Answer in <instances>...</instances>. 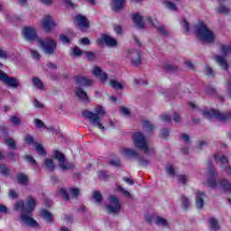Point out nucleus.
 <instances>
[{
    "label": "nucleus",
    "instance_id": "27",
    "mask_svg": "<svg viewBox=\"0 0 231 231\" xmlns=\"http://www.w3.org/2000/svg\"><path fill=\"white\" fill-rule=\"evenodd\" d=\"M214 158L217 163H221L222 165L228 163V158H226V156L224 154L217 153L214 155Z\"/></svg>",
    "mask_w": 231,
    "mask_h": 231
},
{
    "label": "nucleus",
    "instance_id": "52",
    "mask_svg": "<svg viewBox=\"0 0 231 231\" xmlns=\"http://www.w3.org/2000/svg\"><path fill=\"white\" fill-rule=\"evenodd\" d=\"M25 143H28V145H33L34 141H33V136L28 134L24 138Z\"/></svg>",
    "mask_w": 231,
    "mask_h": 231
},
{
    "label": "nucleus",
    "instance_id": "19",
    "mask_svg": "<svg viewBox=\"0 0 231 231\" xmlns=\"http://www.w3.org/2000/svg\"><path fill=\"white\" fill-rule=\"evenodd\" d=\"M76 97L81 100L84 104H89V97L84 89L78 88L75 91Z\"/></svg>",
    "mask_w": 231,
    "mask_h": 231
},
{
    "label": "nucleus",
    "instance_id": "41",
    "mask_svg": "<svg viewBox=\"0 0 231 231\" xmlns=\"http://www.w3.org/2000/svg\"><path fill=\"white\" fill-rule=\"evenodd\" d=\"M34 125L36 129H44L46 128V125H44V122H42V120L41 119H34Z\"/></svg>",
    "mask_w": 231,
    "mask_h": 231
},
{
    "label": "nucleus",
    "instance_id": "45",
    "mask_svg": "<svg viewBox=\"0 0 231 231\" xmlns=\"http://www.w3.org/2000/svg\"><path fill=\"white\" fill-rule=\"evenodd\" d=\"M122 154L125 156H136V152L132 149H123Z\"/></svg>",
    "mask_w": 231,
    "mask_h": 231
},
{
    "label": "nucleus",
    "instance_id": "54",
    "mask_svg": "<svg viewBox=\"0 0 231 231\" xmlns=\"http://www.w3.org/2000/svg\"><path fill=\"white\" fill-rule=\"evenodd\" d=\"M143 127L146 129V131H152V129H154V125H152L149 121L144 122Z\"/></svg>",
    "mask_w": 231,
    "mask_h": 231
},
{
    "label": "nucleus",
    "instance_id": "15",
    "mask_svg": "<svg viewBox=\"0 0 231 231\" xmlns=\"http://www.w3.org/2000/svg\"><path fill=\"white\" fill-rule=\"evenodd\" d=\"M76 24L79 27L80 30H85L86 28H89V22L86 18V16L82 14L76 15L75 18Z\"/></svg>",
    "mask_w": 231,
    "mask_h": 231
},
{
    "label": "nucleus",
    "instance_id": "5",
    "mask_svg": "<svg viewBox=\"0 0 231 231\" xmlns=\"http://www.w3.org/2000/svg\"><path fill=\"white\" fill-rule=\"evenodd\" d=\"M38 46L45 55H53L57 51V42L53 38L38 39Z\"/></svg>",
    "mask_w": 231,
    "mask_h": 231
},
{
    "label": "nucleus",
    "instance_id": "24",
    "mask_svg": "<svg viewBox=\"0 0 231 231\" xmlns=\"http://www.w3.org/2000/svg\"><path fill=\"white\" fill-rule=\"evenodd\" d=\"M134 23L137 28L143 29L145 28V23H143V18L142 15L135 14L133 16Z\"/></svg>",
    "mask_w": 231,
    "mask_h": 231
},
{
    "label": "nucleus",
    "instance_id": "8",
    "mask_svg": "<svg viewBox=\"0 0 231 231\" xmlns=\"http://www.w3.org/2000/svg\"><path fill=\"white\" fill-rule=\"evenodd\" d=\"M125 59L134 66H138L142 62V54L136 49H130L126 51Z\"/></svg>",
    "mask_w": 231,
    "mask_h": 231
},
{
    "label": "nucleus",
    "instance_id": "9",
    "mask_svg": "<svg viewBox=\"0 0 231 231\" xmlns=\"http://www.w3.org/2000/svg\"><path fill=\"white\" fill-rule=\"evenodd\" d=\"M54 158L59 162V167H60L62 171H68L75 167L73 163L68 162L63 153L59 151L54 152Z\"/></svg>",
    "mask_w": 231,
    "mask_h": 231
},
{
    "label": "nucleus",
    "instance_id": "21",
    "mask_svg": "<svg viewBox=\"0 0 231 231\" xmlns=\"http://www.w3.org/2000/svg\"><path fill=\"white\" fill-rule=\"evenodd\" d=\"M125 5V0H112L110 6L114 12H120Z\"/></svg>",
    "mask_w": 231,
    "mask_h": 231
},
{
    "label": "nucleus",
    "instance_id": "47",
    "mask_svg": "<svg viewBox=\"0 0 231 231\" xmlns=\"http://www.w3.org/2000/svg\"><path fill=\"white\" fill-rule=\"evenodd\" d=\"M0 174H3L4 176H8V174H10V170H8L6 165L0 164Z\"/></svg>",
    "mask_w": 231,
    "mask_h": 231
},
{
    "label": "nucleus",
    "instance_id": "56",
    "mask_svg": "<svg viewBox=\"0 0 231 231\" xmlns=\"http://www.w3.org/2000/svg\"><path fill=\"white\" fill-rule=\"evenodd\" d=\"M60 41L63 43V44H68V42H69V38H68V36L64 35V34H60Z\"/></svg>",
    "mask_w": 231,
    "mask_h": 231
},
{
    "label": "nucleus",
    "instance_id": "58",
    "mask_svg": "<svg viewBox=\"0 0 231 231\" xmlns=\"http://www.w3.org/2000/svg\"><path fill=\"white\" fill-rule=\"evenodd\" d=\"M161 138H169V130L162 129L160 134Z\"/></svg>",
    "mask_w": 231,
    "mask_h": 231
},
{
    "label": "nucleus",
    "instance_id": "1",
    "mask_svg": "<svg viewBox=\"0 0 231 231\" xmlns=\"http://www.w3.org/2000/svg\"><path fill=\"white\" fill-rule=\"evenodd\" d=\"M83 116L90 122V125H92V127H97L101 131H106V129H109V127H115V121L113 120L108 121V126H105L104 123H102V117L106 116V108L100 105H97L95 107L94 112H84Z\"/></svg>",
    "mask_w": 231,
    "mask_h": 231
},
{
    "label": "nucleus",
    "instance_id": "17",
    "mask_svg": "<svg viewBox=\"0 0 231 231\" xmlns=\"http://www.w3.org/2000/svg\"><path fill=\"white\" fill-rule=\"evenodd\" d=\"M76 84L78 88H81V87L88 88L89 86H93V79L79 76V77H77L76 79Z\"/></svg>",
    "mask_w": 231,
    "mask_h": 231
},
{
    "label": "nucleus",
    "instance_id": "55",
    "mask_svg": "<svg viewBox=\"0 0 231 231\" xmlns=\"http://www.w3.org/2000/svg\"><path fill=\"white\" fill-rule=\"evenodd\" d=\"M9 198L11 199H17V198H19V194L15 192V190L14 189H10L9 190Z\"/></svg>",
    "mask_w": 231,
    "mask_h": 231
},
{
    "label": "nucleus",
    "instance_id": "53",
    "mask_svg": "<svg viewBox=\"0 0 231 231\" xmlns=\"http://www.w3.org/2000/svg\"><path fill=\"white\" fill-rule=\"evenodd\" d=\"M180 24H181L182 28H184L185 32L190 31V27L189 26V22H187V20L183 19L180 22Z\"/></svg>",
    "mask_w": 231,
    "mask_h": 231
},
{
    "label": "nucleus",
    "instance_id": "22",
    "mask_svg": "<svg viewBox=\"0 0 231 231\" xmlns=\"http://www.w3.org/2000/svg\"><path fill=\"white\" fill-rule=\"evenodd\" d=\"M214 59L217 64H218L222 69H228V62L225 57L217 55Z\"/></svg>",
    "mask_w": 231,
    "mask_h": 231
},
{
    "label": "nucleus",
    "instance_id": "18",
    "mask_svg": "<svg viewBox=\"0 0 231 231\" xmlns=\"http://www.w3.org/2000/svg\"><path fill=\"white\" fill-rule=\"evenodd\" d=\"M146 23L150 24V26H153L154 28H157L158 32L163 35V37H167L169 35V32L165 30L164 26H158L156 25V23H154V20L151 18L150 16L146 17Z\"/></svg>",
    "mask_w": 231,
    "mask_h": 231
},
{
    "label": "nucleus",
    "instance_id": "33",
    "mask_svg": "<svg viewBox=\"0 0 231 231\" xmlns=\"http://www.w3.org/2000/svg\"><path fill=\"white\" fill-rule=\"evenodd\" d=\"M220 52L223 54V55H230L231 53V45H225V44H222L220 46Z\"/></svg>",
    "mask_w": 231,
    "mask_h": 231
},
{
    "label": "nucleus",
    "instance_id": "51",
    "mask_svg": "<svg viewBox=\"0 0 231 231\" xmlns=\"http://www.w3.org/2000/svg\"><path fill=\"white\" fill-rule=\"evenodd\" d=\"M10 121L14 125H21V119L15 116H11Z\"/></svg>",
    "mask_w": 231,
    "mask_h": 231
},
{
    "label": "nucleus",
    "instance_id": "25",
    "mask_svg": "<svg viewBox=\"0 0 231 231\" xmlns=\"http://www.w3.org/2000/svg\"><path fill=\"white\" fill-rule=\"evenodd\" d=\"M32 82L36 89H39L40 91H44L46 89V88L44 87V83H42V80H41V79L32 78Z\"/></svg>",
    "mask_w": 231,
    "mask_h": 231
},
{
    "label": "nucleus",
    "instance_id": "4",
    "mask_svg": "<svg viewBox=\"0 0 231 231\" xmlns=\"http://www.w3.org/2000/svg\"><path fill=\"white\" fill-rule=\"evenodd\" d=\"M197 37L201 42L211 43L216 41V34L207 27L205 24H199L197 27Z\"/></svg>",
    "mask_w": 231,
    "mask_h": 231
},
{
    "label": "nucleus",
    "instance_id": "12",
    "mask_svg": "<svg viewBox=\"0 0 231 231\" xmlns=\"http://www.w3.org/2000/svg\"><path fill=\"white\" fill-rule=\"evenodd\" d=\"M23 38L29 42H33L37 41V31L33 27H24L22 31Z\"/></svg>",
    "mask_w": 231,
    "mask_h": 231
},
{
    "label": "nucleus",
    "instance_id": "2",
    "mask_svg": "<svg viewBox=\"0 0 231 231\" xmlns=\"http://www.w3.org/2000/svg\"><path fill=\"white\" fill-rule=\"evenodd\" d=\"M35 199L29 197L25 203V212L19 216V221L23 226H31L32 228H39V223L32 217V212L35 210Z\"/></svg>",
    "mask_w": 231,
    "mask_h": 231
},
{
    "label": "nucleus",
    "instance_id": "50",
    "mask_svg": "<svg viewBox=\"0 0 231 231\" xmlns=\"http://www.w3.org/2000/svg\"><path fill=\"white\" fill-rule=\"evenodd\" d=\"M120 114L123 115V116H131V111L125 106L120 108Z\"/></svg>",
    "mask_w": 231,
    "mask_h": 231
},
{
    "label": "nucleus",
    "instance_id": "49",
    "mask_svg": "<svg viewBox=\"0 0 231 231\" xmlns=\"http://www.w3.org/2000/svg\"><path fill=\"white\" fill-rule=\"evenodd\" d=\"M178 181L179 183H181L182 185H185L187 181H189V176L187 175H179L178 176Z\"/></svg>",
    "mask_w": 231,
    "mask_h": 231
},
{
    "label": "nucleus",
    "instance_id": "60",
    "mask_svg": "<svg viewBox=\"0 0 231 231\" xmlns=\"http://www.w3.org/2000/svg\"><path fill=\"white\" fill-rule=\"evenodd\" d=\"M162 68L165 69V71H172V69H174V67H172V65L168 63H164L162 65Z\"/></svg>",
    "mask_w": 231,
    "mask_h": 231
},
{
    "label": "nucleus",
    "instance_id": "13",
    "mask_svg": "<svg viewBox=\"0 0 231 231\" xmlns=\"http://www.w3.org/2000/svg\"><path fill=\"white\" fill-rule=\"evenodd\" d=\"M104 42L108 48H116L118 46V42L116 39L111 37L109 34L101 35L100 39L97 40V44H102Z\"/></svg>",
    "mask_w": 231,
    "mask_h": 231
},
{
    "label": "nucleus",
    "instance_id": "30",
    "mask_svg": "<svg viewBox=\"0 0 231 231\" xmlns=\"http://www.w3.org/2000/svg\"><path fill=\"white\" fill-rule=\"evenodd\" d=\"M154 223L157 226H169V222L162 217H155Z\"/></svg>",
    "mask_w": 231,
    "mask_h": 231
},
{
    "label": "nucleus",
    "instance_id": "14",
    "mask_svg": "<svg viewBox=\"0 0 231 231\" xmlns=\"http://www.w3.org/2000/svg\"><path fill=\"white\" fill-rule=\"evenodd\" d=\"M0 66H2L1 63H0ZM0 80H3L4 82H5V84H7V86H10V88H19V80H17V79L6 77V74H5V72L1 70H0Z\"/></svg>",
    "mask_w": 231,
    "mask_h": 231
},
{
    "label": "nucleus",
    "instance_id": "6",
    "mask_svg": "<svg viewBox=\"0 0 231 231\" xmlns=\"http://www.w3.org/2000/svg\"><path fill=\"white\" fill-rule=\"evenodd\" d=\"M200 113L204 118H208V120H212V118H216L220 122H226L228 118H231L230 113L221 114L219 111L214 110V109L204 108L200 110Z\"/></svg>",
    "mask_w": 231,
    "mask_h": 231
},
{
    "label": "nucleus",
    "instance_id": "7",
    "mask_svg": "<svg viewBox=\"0 0 231 231\" xmlns=\"http://www.w3.org/2000/svg\"><path fill=\"white\" fill-rule=\"evenodd\" d=\"M122 210V202L117 197H110L109 204L106 206V211L108 214H118Z\"/></svg>",
    "mask_w": 231,
    "mask_h": 231
},
{
    "label": "nucleus",
    "instance_id": "34",
    "mask_svg": "<svg viewBox=\"0 0 231 231\" xmlns=\"http://www.w3.org/2000/svg\"><path fill=\"white\" fill-rule=\"evenodd\" d=\"M209 225H210L211 230H214V231L219 230V223H217V219L210 218Z\"/></svg>",
    "mask_w": 231,
    "mask_h": 231
},
{
    "label": "nucleus",
    "instance_id": "29",
    "mask_svg": "<svg viewBox=\"0 0 231 231\" xmlns=\"http://www.w3.org/2000/svg\"><path fill=\"white\" fill-rule=\"evenodd\" d=\"M109 86L111 88H114V89H124V87L125 86V83L124 82H118L116 80H110Z\"/></svg>",
    "mask_w": 231,
    "mask_h": 231
},
{
    "label": "nucleus",
    "instance_id": "61",
    "mask_svg": "<svg viewBox=\"0 0 231 231\" xmlns=\"http://www.w3.org/2000/svg\"><path fill=\"white\" fill-rule=\"evenodd\" d=\"M60 192L61 196H63L64 199H66V201H69V197L68 196V192L66 191V189H60Z\"/></svg>",
    "mask_w": 231,
    "mask_h": 231
},
{
    "label": "nucleus",
    "instance_id": "28",
    "mask_svg": "<svg viewBox=\"0 0 231 231\" xmlns=\"http://www.w3.org/2000/svg\"><path fill=\"white\" fill-rule=\"evenodd\" d=\"M44 165L48 170L51 171V172H53V171H55V163L53 162V159L51 158L44 159Z\"/></svg>",
    "mask_w": 231,
    "mask_h": 231
},
{
    "label": "nucleus",
    "instance_id": "35",
    "mask_svg": "<svg viewBox=\"0 0 231 231\" xmlns=\"http://www.w3.org/2000/svg\"><path fill=\"white\" fill-rule=\"evenodd\" d=\"M117 190L119 192H121V194H123L125 196V198H126L127 199H131V198H132L131 193L128 190H126L125 189H124V187L118 185Z\"/></svg>",
    "mask_w": 231,
    "mask_h": 231
},
{
    "label": "nucleus",
    "instance_id": "62",
    "mask_svg": "<svg viewBox=\"0 0 231 231\" xmlns=\"http://www.w3.org/2000/svg\"><path fill=\"white\" fill-rule=\"evenodd\" d=\"M181 140H183V142H185L186 143H189V142H190V137L188 134H182L180 135Z\"/></svg>",
    "mask_w": 231,
    "mask_h": 231
},
{
    "label": "nucleus",
    "instance_id": "59",
    "mask_svg": "<svg viewBox=\"0 0 231 231\" xmlns=\"http://www.w3.org/2000/svg\"><path fill=\"white\" fill-rule=\"evenodd\" d=\"M206 73L208 77H214V70L209 66H206Z\"/></svg>",
    "mask_w": 231,
    "mask_h": 231
},
{
    "label": "nucleus",
    "instance_id": "44",
    "mask_svg": "<svg viewBox=\"0 0 231 231\" xmlns=\"http://www.w3.org/2000/svg\"><path fill=\"white\" fill-rule=\"evenodd\" d=\"M30 53H31V57L34 60H41V54H39V51H37L36 50L31 49Z\"/></svg>",
    "mask_w": 231,
    "mask_h": 231
},
{
    "label": "nucleus",
    "instance_id": "39",
    "mask_svg": "<svg viewBox=\"0 0 231 231\" xmlns=\"http://www.w3.org/2000/svg\"><path fill=\"white\" fill-rule=\"evenodd\" d=\"M166 172L171 178H174V176H176V170H174V167L172 165H171V164H169L166 167Z\"/></svg>",
    "mask_w": 231,
    "mask_h": 231
},
{
    "label": "nucleus",
    "instance_id": "23",
    "mask_svg": "<svg viewBox=\"0 0 231 231\" xmlns=\"http://www.w3.org/2000/svg\"><path fill=\"white\" fill-rule=\"evenodd\" d=\"M218 187L222 192H231V183L225 179L219 180Z\"/></svg>",
    "mask_w": 231,
    "mask_h": 231
},
{
    "label": "nucleus",
    "instance_id": "11",
    "mask_svg": "<svg viewBox=\"0 0 231 231\" xmlns=\"http://www.w3.org/2000/svg\"><path fill=\"white\" fill-rule=\"evenodd\" d=\"M216 176H217L216 170L210 168L208 171V180L206 182V185L210 189H219V181L216 180Z\"/></svg>",
    "mask_w": 231,
    "mask_h": 231
},
{
    "label": "nucleus",
    "instance_id": "31",
    "mask_svg": "<svg viewBox=\"0 0 231 231\" xmlns=\"http://www.w3.org/2000/svg\"><path fill=\"white\" fill-rule=\"evenodd\" d=\"M5 145H7V147H9V149H13V151L17 150V144H15V140H14L13 138H6Z\"/></svg>",
    "mask_w": 231,
    "mask_h": 231
},
{
    "label": "nucleus",
    "instance_id": "10",
    "mask_svg": "<svg viewBox=\"0 0 231 231\" xmlns=\"http://www.w3.org/2000/svg\"><path fill=\"white\" fill-rule=\"evenodd\" d=\"M42 28L47 32L50 33V32L55 28H57V23L53 18L50 15H46L42 18Z\"/></svg>",
    "mask_w": 231,
    "mask_h": 231
},
{
    "label": "nucleus",
    "instance_id": "37",
    "mask_svg": "<svg viewBox=\"0 0 231 231\" xmlns=\"http://www.w3.org/2000/svg\"><path fill=\"white\" fill-rule=\"evenodd\" d=\"M42 217H43V219H46L48 223H51V221H53V217L50 212L46 210L42 211Z\"/></svg>",
    "mask_w": 231,
    "mask_h": 231
},
{
    "label": "nucleus",
    "instance_id": "64",
    "mask_svg": "<svg viewBox=\"0 0 231 231\" xmlns=\"http://www.w3.org/2000/svg\"><path fill=\"white\" fill-rule=\"evenodd\" d=\"M161 120H162V122H170L171 116H169L167 114H164L161 116Z\"/></svg>",
    "mask_w": 231,
    "mask_h": 231
},
{
    "label": "nucleus",
    "instance_id": "48",
    "mask_svg": "<svg viewBox=\"0 0 231 231\" xmlns=\"http://www.w3.org/2000/svg\"><path fill=\"white\" fill-rule=\"evenodd\" d=\"M69 194L72 196L73 198H77L80 194V189L77 188H71L69 189Z\"/></svg>",
    "mask_w": 231,
    "mask_h": 231
},
{
    "label": "nucleus",
    "instance_id": "63",
    "mask_svg": "<svg viewBox=\"0 0 231 231\" xmlns=\"http://www.w3.org/2000/svg\"><path fill=\"white\" fill-rule=\"evenodd\" d=\"M114 31L117 35H120L122 33V26L120 25H115L114 26Z\"/></svg>",
    "mask_w": 231,
    "mask_h": 231
},
{
    "label": "nucleus",
    "instance_id": "32",
    "mask_svg": "<svg viewBox=\"0 0 231 231\" xmlns=\"http://www.w3.org/2000/svg\"><path fill=\"white\" fill-rule=\"evenodd\" d=\"M82 51H80V48L79 47H74L72 49H70V51H69V56L70 57H80V55H82Z\"/></svg>",
    "mask_w": 231,
    "mask_h": 231
},
{
    "label": "nucleus",
    "instance_id": "20",
    "mask_svg": "<svg viewBox=\"0 0 231 231\" xmlns=\"http://www.w3.org/2000/svg\"><path fill=\"white\" fill-rule=\"evenodd\" d=\"M204 199H205V193L202 191H198L195 199L197 208H203V205H205Z\"/></svg>",
    "mask_w": 231,
    "mask_h": 231
},
{
    "label": "nucleus",
    "instance_id": "36",
    "mask_svg": "<svg viewBox=\"0 0 231 231\" xmlns=\"http://www.w3.org/2000/svg\"><path fill=\"white\" fill-rule=\"evenodd\" d=\"M17 180L21 183V185H26L28 183V176L19 173L17 175Z\"/></svg>",
    "mask_w": 231,
    "mask_h": 231
},
{
    "label": "nucleus",
    "instance_id": "16",
    "mask_svg": "<svg viewBox=\"0 0 231 231\" xmlns=\"http://www.w3.org/2000/svg\"><path fill=\"white\" fill-rule=\"evenodd\" d=\"M92 73L94 77L100 80V82H106L107 80V75L102 70L100 67H94L92 69Z\"/></svg>",
    "mask_w": 231,
    "mask_h": 231
},
{
    "label": "nucleus",
    "instance_id": "57",
    "mask_svg": "<svg viewBox=\"0 0 231 231\" xmlns=\"http://www.w3.org/2000/svg\"><path fill=\"white\" fill-rule=\"evenodd\" d=\"M25 160H27V162L32 163V165H36V163H37V162L35 161V159H33V156H32V155H26Z\"/></svg>",
    "mask_w": 231,
    "mask_h": 231
},
{
    "label": "nucleus",
    "instance_id": "38",
    "mask_svg": "<svg viewBox=\"0 0 231 231\" xmlns=\"http://www.w3.org/2000/svg\"><path fill=\"white\" fill-rule=\"evenodd\" d=\"M93 199H95V202L97 205H100V203H102V194H100V191H94Z\"/></svg>",
    "mask_w": 231,
    "mask_h": 231
},
{
    "label": "nucleus",
    "instance_id": "46",
    "mask_svg": "<svg viewBox=\"0 0 231 231\" xmlns=\"http://www.w3.org/2000/svg\"><path fill=\"white\" fill-rule=\"evenodd\" d=\"M35 149L38 154H41V156H45L46 151H44V146H42V144H36Z\"/></svg>",
    "mask_w": 231,
    "mask_h": 231
},
{
    "label": "nucleus",
    "instance_id": "3",
    "mask_svg": "<svg viewBox=\"0 0 231 231\" xmlns=\"http://www.w3.org/2000/svg\"><path fill=\"white\" fill-rule=\"evenodd\" d=\"M133 141L137 147V149H141V151H143L144 154L147 156H152V154H154V147L147 142V139H145V136H143V134L141 132H135L133 135Z\"/></svg>",
    "mask_w": 231,
    "mask_h": 231
},
{
    "label": "nucleus",
    "instance_id": "43",
    "mask_svg": "<svg viewBox=\"0 0 231 231\" xmlns=\"http://www.w3.org/2000/svg\"><path fill=\"white\" fill-rule=\"evenodd\" d=\"M217 14H230V9L225 5H220L219 7H217Z\"/></svg>",
    "mask_w": 231,
    "mask_h": 231
},
{
    "label": "nucleus",
    "instance_id": "42",
    "mask_svg": "<svg viewBox=\"0 0 231 231\" xmlns=\"http://www.w3.org/2000/svg\"><path fill=\"white\" fill-rule=\"evenodd\" d=\"M181 205L183 208L185 209L189 208V207H190V199H189V198L184 196L181 197Z\"/></svg>",
    "mask_w": 231,
    "mask_h": 231
},
{
    "label": "nucleus",
    "instance_id": "26",
    "mask_svg": "<svg viewBox=\"0 0 231 231\" xmlns=\"http://www.w3.org/2000/svg\"><path fill=\"white\" fill-rule=\"evenodd\" d=\"M14 210H15L16 212H21V214H23V212H26V207L24 205V201L23 200L16 201L14 206Z\"/></svg>",
    "mask_w": 231,
    "mask_h": 231
},
{
    "label": "nucleus",
    "instance_id": "40",
    "mask_svg": "<svg viewBox=\"0 0 231 231\" xmlns=\"http://www.w3.org/2000/svg\"><path fill=\"white\" fill-rule=\"evenodd\" d=\"M162 5L165 6V8H168L169 10H172L173 12L177 10L176 5L172 4L171 2L163 1Z\"/></svg>",
    "mask_w": 231,
    "mask_h": 231
}]
</instances>
